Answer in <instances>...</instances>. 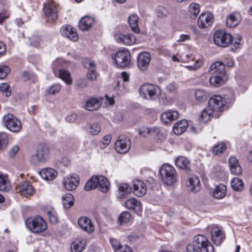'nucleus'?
Listing matches in <instances>:
<instances>
[{"label": "nucleus", "instance_id": "f257e3e1", "mask_svg": "<svg viewBox=\"0 0 252 252\" xmlns=\"http://www.w3.org/2000/svg\"><path fill=\"white\" fill-rule=\"evenodd\" d=\"M214 247L207 238L202 235L194 237L192 244L188 245L186 252H214Z\"/></svg>", "mask_w": 252, "mask_h": 252}, {"label": "nucleus", "instance_id": "f03ea898", "mask_svg": "<svg viewBox=\"0 0 252 252\" xmlns=\"http://www.w3.org/2000/svg\"><path fill=\"white\" fill-rule=\"evenodd\" d=\"M99 188V189L103 192H106L109 189V182L103 176H93L86 184L84 189L89 191Z\"/></svg>", "mask_w": 252, "mask_h": 252}, {"label": "nucleus", "instance_id": "7ed1b4c3", "mask_svg": "<svg viewBox=\"0 0 252 252\" xmlns=\"http://www.w3.org/2000/svg\"><path fill=\"white\" fill-rule=\"evenodd\" d=\"M160 174L162 181L167 186H171L177 181L176 170L168 164H164L160 167Z\"/></svg>", "mask_w": 252, "mask_h": 252}, {"label": "nucleus", "instance_id": "20e7f679", "mask_svg": "<svg viewBox=\"0 0 252 252\" xmlns=\"http://www.w3.org/2000/svg\"><path fill=\"white\" fill-rule=\"evenodd\" d=\"M27 227L32 232L38 233L44 231L47 228L45 220L40 216L30 218L25 221Z\"/></svg>", "mask_w": 252, "mask_h": 252}, {"label": "nucleus", "instance_id": "39448f33", "mask_svg": "<svg viewBox=\"0 0 252 252\" xmlns=\"http://www.w3.org/2000/svg\"><path fill=\"white\" fill-rule=\"evenodd\" d=\"M139 93L142 97L149 100H154L160 94L159 88L152 84H144L139 89Z\"/></svg>", "mask_w": 252, "mask_h": 252}, {"label": "nucleus", "instance_id": "423d86ee", "mask_svg": "<svg viewBox=\"0 0 252 252\" xmlns=\"http://www.w3.org/2000/svg\"><path fill=\"white\" fill-rule=\"evenodd\" d=\"M116 65L119 68L127 66L130 62V55L129 51L126 49L120 50L111 55Z\"/></svg>", "mask_w": 252, "mask_h": 252}, {"label": "nucleus", "instance_id": "0eeeda50", "mask_svg": "<svg viewBox=\"0 0 252 252\" xmlns=\"http://www.w3.org/2000/svg\"><path fill=\"white\" fill-rule=\"evenodd\" d=\"M214 41L218 46L226 47L232 42V36L224 31L219 30L214 35Z\"/></svg>", "mask_w": 252, "mask_h": 252}, {"label": "nucleus", "instance_id": "6e6552de", "mask_svg": "<svg viewBox=\"0 0 252 252\" xmlns=\"http://www.w3.org/2000/svg\"><path fill=\"white\" fill-rule=\"evenodd\" d=\"M3 120L6 127L14 132H19L22 128V124L14 115L7 114L3 117Z\"/></svg>", "mask_w": 252, "mask_h": 252}, {"label": "nucleus", "instance_id": "1a4fd4ad", "mask_svg": "<svg viewBox=\"0 0 252 252\" xmlns=\"http://www.w3.org/2000/svg\"><path fill=\"white\" fill-rule=\"evenodd\" d=\"M209 108L214 112H221L226 108V102L220 95H214L208 101Z\"/></svg>", "mask_w": 252, "mask_h": 252}, {"label": "nucleus", "instance_id": "9d476101", "mask_svg": "<svg viewBox=\"0 0 252 252\" xmlns=\"http://www.w3.org/2000/svg\"><path fill=\"white\" fill-rule=\"evenodd\" d=\"M131 142L129 139L124 137H119L115 142L116 151L119 153H126L130 149Z\"/></svg>", "mask_w": 252, "mask_h": 252}, {"label": "nucleus", "instance_id": "9b49d317", "mask_svg": "<svg viewBox=\"0 0 252 252\" xmlns=\"http://www.w3.org/2000/svg\"><path fill=\"white\" fill-rule=\"evenodd\" d=\"M16 189L21 195L26 198L32 196L34 193L32 184L29 181H25L21 183L16 187Z\"/></svg>", "mask_w": 252, "mask_h": 252}, {"label": "nucleus", "instance_id": "f8f14e48", "mask_svg": "<svg viewBox=\"0 0 252 252\" xmlns=\"http://www.w3.org/2000/svg\"><path fill=\"white\" fill-rule=\"evenodd\" d=\"M79 184V178L76 175H70L63 179V185L68 190H73L76 189Z\"/></svg>", "mask_w": 252, "mask_h": 252}, {"label": "nucleus", "instance_id": "ddd939ff", "mask_svg": "<svg viewBox=\"0 0 252 252\" xmlns=\"http://www.w3.org/2000/svg\"><path fill=\"white\" fill-rule=\"evenodd\" d=\"M211 235L213 241L216 245L220 246L225 239V234L221 228L217 225L212 226Z\"/></svg>", "mask_w": 252, "mask_h": 252}, {"label": "nucleus", "instance_id": "4468645a", "mask_svg": "<svg viewBox=\"0 0 252 252\" xmlns=\"http://www.w3.org/2000/svg\"><path fill=\"white\" fill-rule=\"evenodd\" d=\"M44 12L48 21H54L58 18V11L53 3H47L44 7Z\"/></svg>", "mask_w": 252, "mask_h": 252}, {"label": "nucleus", "instance_id": "2eb2a0df", "mask_svg": "<svg viewBox=\"0 0 252 252\" xmlns=\"http://www.w3.org/2000/svg\"><path fill=\"white\" fill-rule=\"evenodd\" d=\"M151 59V55L148 52L141 53L137 58V65L142 71L146 70L149 65Z\"/></svg>", "mask_w": 252, "mask_h": 252}, {"label": "nucleus", "instance_id": "dca6fc26", "mask_svg": "<svg viewBox=\"0 0 252 252\" xmlns=\"http://www.w3.org/2000/svg\"><path fill=\"white\" fill-rule=\"evenodd\" d=\"M61 32L62 35L66 37L70 40L76 41L78 39V35L76 30L70 25L63 26L61 30Z\"/></svg>", "mask_w": 252, "mask_h": 252}, {"label": "nucleus", "instance_id": "f3484780", "mask_svg": "<svg viewBox=\"0 0 252 252\" xmlns=\"http://www.w3.org/2000/svg\"><path fill=\"white\" fill-rule=\"evenodd\" d=\"M209 72L212 75L226 76L225 70V64L221 62H217L209 67Z\"/></svg>", "mask_w": 252, "mask_h": 252}, {"label": "nucleus", "instance_id": "a211bd4d", "mask_svg": "<svg viewBox=\"0 0 252 252\" xmlns=\"http://www.w3.org/2000/svg\"><path fill=\"white\" fill-rule=\"evenodd\" d=\"M78 223L79 227L88 233L94 232V227L91 220L86 217L79 218Z\"/></svg>", "mask_w": 252, "mask_h": 252}, {"label": "nucleus", "instance_id": "6ab92c4d", "mask_svg": "<svg viewBox=\"0 0 252 252\" xmlns=\"http://www.w3.org/2000/svg\"><path fill=\"white\" fill-rule=\"evenodd\" d=\"M187 185L188 190L192 192L196 193L200 189V180L195 175H192L188 178Z\"/></svg>", "mask_w": 252, "mask_h": 252}, {"label": "nucleus", "instance_id": "aec40b11", "mask_svg": "<svg viewBox=\"0 0 252 252\" xmlns=\"http://www.w3.org/2000/svg\"><path fill=\"white\" fill-rule=\"evenodd\" d=\"M133 193L139 197L143 196L147 192L145 184L140 180H135L133 182Z\"/></svg>", "mask_w": 252, "mask_h": 252}, {"label": "nucleus", "instance_id": "412c9836", "mask_svg": "<svg viewBox=\"0 0 252 252\" xmlns=\"http://www.w3.org/2000/svg\"><path fill=\"white\" fill-rule=\"evenodd\" d=\"M213 15L206 13L201 14L197 20V24L200 28H205L209 27L212 23Z\"/></svg>", "mask_w": 252, "mask_h": 252}, {"label": "nucleus", "instance_id": "4be33fe9", "mask_svg": "<svg viewBox=\"0 0 252 252\" xmlns=\"http://www.w3.org/2000/svg\"><path fill=\"white\" fill-rule=\"evenodd\" d=\"M230 169L231 173L236 175H240L242 173V168L238 159L234 157H231L228 160Z\"/></svg>", "mask_w": 252, "mask_h": 252}, {"label": "nucleus", "instance_id": "5701e85b", "mask_svg": "<svg viewBox=\"0 0 252 252\" xmlns=\"http://www.w3.org/2000/svg\"><path fill=\"white\" fill-rule=\"evenodd\" d=\"M116 38L118 42L123 43L126 45H131L135 42V37L130 34H117L116 35Z\"/></svg>", "mask_w": 252, "mask_h": 252}, {"label": "nucleus", "instance_id": "b1692460", "mask_svg": "<svg viewBox=\"0 0 252 252\" xmlns=\"http://www.w3.org/2000/svg\"><path fill=\"white\" fill-rule=\"evenodd\" d=\"M50 153L49 146L46 143H40L37 148L36 153L44 161L48 158Z\"/></svg>", "mask_w": 252, "mask_h": 252}, {"label": "nucleus", "instance_id": "393cba45", "mask_svg": "<svg viewBox=\"0 0 252 252\" xmlns=\"http://www.w3.org/2000/svg\"><path fill=\"white\" fill-rule=\"evenodd\" d=\"M126 207L128 209L133 210L138 215L141 212L142 208L141 203L135 198H132L127 199L125 203Z\"/></svg>", "mask_w": 252, "mask_h": 252}, {"label": "nucleus", "instance_id": "a878e982", "mask_svg": "<svg viewBox=\"0 0 252 252\" xmlns=\"http://www.w3.org/2000/svg\"><path fill=\"white\" fill-rule=\"evenodd\" d=\"M188 122L186 120L178 121L173 126V131L176 135L184 133L188 126Z\"/></svg>", "mask_w": 252, "mask_h": 252}, {"label": "nucleus", "instance_id": "bb28decb", "mask_svg": "<svg viewBox=\"0 0 252 252\" xmlns=\"http://www.w3.org/2000/svg\"><path fill=\"white\" fill-rule=\"evenodd\" d=\"M100 105V100L95 97H90L86 101L84 107L89 111H95Z\"/></svg>", "mask_w": 252, "mask_h": 252}, {"label": "nucleus", "instance_id": "cd10ccee", "mask_svg": "<svg viewBox=\"0 0 252 252\" xmlns=\"http://www.w3.org/2000/svg\"><path fill=\"white\" fill-rule=\"evenodd\" d=\"M39 174L41 177L46 181L54 179L57 175V172L51 168H45L40 171Z\"/></svg>", "mask_w": 252, "mask_h": 252}, {"label": "nucleus", "instance_id": "c85d7f7f", "mask_svg": "<svg viewBox=\"0 0 252 252\" xmlns=\"http://www.w3.org/2000/svg\"><path fill=\"white\" fill-rule=\"evenodd\" d=\"M178 117L179 113L177 111H167L163 112L161 115V120L165 124H168L177 119Z\"/></svg>", "mask_w": 252, "mask_h": 252}, {"label": "nucleus", "instance_id": "c756f323", "mask_svg": "<svg viewBox=\"0 0 252 252\" xmlns=\"http://www.w3.org/2000/svg\"><path fill=\"white\" fill-rule=\"evenodd\" d=\"M241 20L240 15L234 13L230 14L226 19V24L228 27L232 28L237 26Z\"/></svg>", "mask_w": 252, "mask_h": 252}, {"label": "nucleus", "instance_id": "7c9ffc66", "mask_svg": "<svg viewBox=\"0 0 252 252\" xmlns=\"http://www.w3.org/2000/svg\"><path fill=\"white\" fill-rule=\"evenodd\" d=\"M226 79V76L212 75L210 78L209 81L211 86L219 87L223 85Z\"/></svg>", "mask_w": 252, "mask_h": 252}, {"label": "nucleus", "instance_id": "2f4dec72", "mask_svg": "<svg viewBox=\"0 0 252 252\" xmlns=\"http://www.w3.org/2000/svg\"><path fill=\"white\" fill-rule=\"evenodd\" d=\"M94 23V20L90 17L85 16L83 17L79 23V27L82 31H87L90 29Z\"/></svg>", "mask_w": 252, "mask_h": 252}, {"label": "nucleus", "instance_id": "473e14b6", "mask_svg": "<svg viewBox=\"0 0 252 252\" xmlns=\"http://www.w3.org/2000/svg\"><path fill=\"white\" fill-rule=\"evenodd\" d=\"M226 191V187L223 184H220L213 190V195L217 199H222L225 196Z\"/></svg>", "mask_w": 252, "mask_h": 252}, {"label": "nucleus", "instance_id": "72a5a7b5", "mask_svg": "<svg viewBox=\"0 0 252 252\" xmlns=\"http://www.w3.org/2000/svg\"><path fill=\"white\" fill-rule=\"evenodd\" d=\"M128 21L131 30L135 33H138L140 32L138 24V16L137 15L132 14L129 17Z\"/></svg>", "mask_w": 252, "mask_h": 252}, {"label": "nucleus", "instance_id": "f704fd0d", "mask_svg": "<svg viewBox=\"0 0 252 252\" xmlns=\"http://www.w3.org/2000/svg\"><path fill=\"white\" fill-rule=\"evenodd\" d=\"M231 186L233 189L236 191L241 192L244 189V184L243 180L237 177L232 179Z\"/></svg>", "mask_w": 252, "mask_h": 252}, {"label": "nucleus", "instance_id": "c9c22d12", "mask_svg": "<svg viewBox=\"0 0 252 252\" xmlns=\"http://www.w3.org/2000/svg\"><path fill=\"white\" fill-rule=\"evenodd\" d=\"M176 165L184 170H189L190 162L189 159L184 157H178L175 160Z\"/></svg>", "mask_w": 252, "mask_h": 252}, {"label": "nucleus", "instance_id": "e433bc0d", "mask_svg": "<svg viewBox=\"0 0 252 252\" xmlns=\"http://www.w3.org/2000/svg\"><path fill=\"white\" fill-rule=\"evenodd\" d=\"M101 131L100 124L98 123L89 124L87 127L88 132L91 135H96Z\"/></svg>", "mask_w": 252, "mask_h": 252}, {"label": "nucleus", "instance_id": "4c0bfd02", "mask_svg": "<svg viewBox=\"0 0 252 252\" xmlns=\"http://www.w3.org/2000/svg\"><path fill=\"white\" fill-rule=\"evenodd\" d=\"M85 241L84 240H78L74 241L71 246L72 252H81L85 248Z\"/></svg>", "mask_w": 252, "mask_h": 252}, {"label": "nucleus", "instance_id": "58836bf2", "mask_svg": "<svg viewBox=\"0 0 252 252\" xmlns=\"http://www.w3.org/2000/svg\"><path fill=\"white\" fill-rule=\"evenodd\" d=\"M62 202L65 209L70 208L74 204V197L70 193L65 194L62 198Z\"/></svg>", "mask_w": 252, "mask_h": 252}, {"label": "nucleus", "instance_id": "ea45409f", "mask_svg": "<svg viewBox=\"0 0 252 252\" xmlns=\"http://www.w3.org/2000/svg\"><path fill=\"white\" fill-rule=\"evenodd\" d=\"M10 188V183L6 175H3L0 178V191H8Z\"/></svg>", "mask_w": 252, "mask_h": 252}, {"label": "nucleus", "instance_id": "a19ab883", "mask_svg": "<svg viewBox=\"0 0 252 252\" xmlns=\"http://www.w3.org/2000/svg\"><path fill=\"white\" fill-rule=\"evenodd\" d=\"M119 192L120 194V197L124 198L126 194L131 193L132 189L127 184L122 183L118 186Z\"/></svg>", "mask_w": 252, "mask_h": 252}, {"label": "nucleus", "instance_id": "79ce46f5", "mask_svg": "<svg viewBox=\"0 0 252 252\" xmlns=\"http://www.w3.org/2000/svg\"><path fill=\"white\" fill-rule=\"evenodd\" d=\"M151 135L158 139L162 140L165 138L164 130L159 127H152Z\"/></svg>", "mask_w": 252, "mask_h": 252}, {"label": "nucleus", "instance_id": "37998d69", "mask_svg": "<svg viewBox=\"0 0 252 252\" xmlns=\"http://www.w3.org/2000/svg\"><path fill=\"white\" fill-rule=\"evenodd\" d=\"M59 75V77L67 84H71L72 80L71 75L68 71L65 69L60 70Z\"/></svg>", "mask_w": 252, "mask_h": 252}, {"label": "nucleus", "instance_id": "c03bdc74", "mask_svg": "<svg viewBox=\"0 0 252 252\" xmlns=\"http://www.w3.org/2000/svg\"><path fill=\"white\" fill-rule=\"evenodd\" d=\"M189 11L190 13V16L191 18H195L200 11L199 5L197 3H191L189 7Z\"/></svg>", "mask_w": 252, "mask_h": 252}, {"label": "nucleus", "instance_id": "a18cd8bd", "mask_svg": "<svg viewBox=\"0 0 252 252\" xmlns=\"http://www.w3.org/2000/svg\"><path fill=\"white\" fill-rule=\"evenodd\" d=\"M29 41L31 46L38 48L40 46L41 40L40 37L38 35H32L29 37Z\"/></svg>", "mask_w": 252, "mask_h": 252}, {"label": "nucleus", "instance_id": "49530a36", "mask_svg": "<svg viewBox=\"0 0 252 252\" xmlns=\"http://www.w3.org/2000/svg\"><path fill=\"white\" fill-rule=\"evenodd\" d=\"M226 149V145L224 143H221L214 146L212 153L214 155H218L223 153Z\"/></svg>", "mask_w": 252, "mask_h": 252}, {"label": "nucleus", "instance_id": "de8ad7c7", "mask_svg": "<svg viewBox=\"0 0 252 252\" xmlns=\"http://www.w3.org/2000/svg\"><path fill=\"white\" fill-rule=\"evenodd\" d=\"M131 215L128 212H124L120 215L118 220L119 224L123 225L128 222L130 219Z\"/></svg>", "mask_w": 252, "mask_h": 252}, {"label": "nucleus", "instance_id": "09e8293b", "mask_svg": "<svg viewBox=\"0 0 252 252\" xmlns=\"http://www.w3.org/2000/svg\"><path fill=\"white\" fill-rule=\"evenodd\" d=\"M61 89V86L59 84H55L48 88L46 92L47 94L55 95L58 93Z\"/></svg>", "mask_w": 252, "mask_h": 252}, {"label": "nucleus", "instance_id": "8fccbe9b", "mask_svg": "<svg viewBox=\"0 0 252 252\" xmlns=\"http://www.w3.org/2000/svg\"><path fill=\"white\" fill-rule=\"evenodd\" d=\"M8 143V136L6 133H0V150L4 149Z\"/></svg>", "mask_w": 252, "mask_h": 252}, {"label": "nucleus", "instance_id": "3c124183", "mask_svg": "<svg viewBox=\"0 0 252 252\" xmlns=\"http://www.w3.org/2000/svg\"><path fill=\"white\" fill-rule=\"evenodd\" d=\"M213 112L214 111H211L209 107L208 109H204L200 115V118L202 120L206 121L210 119V117L213 115Z\"/></svg>", "mask_w": 252, "mask_h": 252}, {"label": "nucleus", "instance_id": "603ef678", "mask_svg": "<svg viewBox=\"0 0 252 252\" xmlns=\"http://www.w3.org/2000/svg\"><path fill=\"white\" fill-rule=\"evenodd\" d=\"M0 91L3 95L8 97L11 95V91L9 90V86L5 83H1L0 85Z\"/></svg>", "mask_w": 252, "mask_h": 252}, {"label": "nucleus", "instance_id": "864d4df0", "mask_svg": "<svg viewBox=\"0 0 252 252\" xmlns=\"http://www.w3.org/2000/svg\"><path fill=\"white\" fill-rule=\"evenodd\" d=\"M47 214L51 223L53 224L58 223V219L57 213L54 210L52 209L51 210L47 211Z\"/></svg>", "mask_w": 252, "mask_h": 252}, {"label": "nucleus", "instance_id": "5fc2aeb1", "mask_svg": "<svg viewBox=\"0 0 252 252\" xmlns=\"http://www.w3.org/2000/svg\"><path fill=\"white\" fill-rule=\"evenodd\" d=\"M196 99L200 101H203L207 99L206 93L202 90H197L195 93Z\"/></svg>", "mask_w": 252, "mask_h": 252}, {"label": "nucleus", "instance_id": "6e6d98bb", "mask_svg": "<svg viewBox=\"0 0 252 252\" xmlns=\"http://www.w3.org/2000/svg\"><path fill=\"white\" fill-rule=\"evenodd\" d=\"M10 71V69L7 66H0V79H4Z\"/></svg>", "mask_w": 252, "mask_h": 252}, {"label": "nucleus", "instance_id": "4d7b16f0", "mask_svg": "<svg viewBox=\"0 0 252 252\" xmlns=\"http://www.w3.org/2000/svg\"><path fill=\"white\" fill-rule=\"evenodd\" d=\"M83 65L85 67L88 68L89 70L95 69V64L93 60L86 59L83 61Z\"/></svg>", "mask_w": 252, "mask_h": 252}, {"label": "nucleus", "instance_id": "13d9d810", "mask_svg": "<svg viewBox=\"0 0 252 252\" xmlns=\"http://www.w3.org/2000/svg\"><path fill=\"white\" fill-rule=\"evenodd\" d=\"M110 243L113 249L115 251V252H116V250H119L123 246L120 242L115 238H110Z\"/></svg>", "mask_w": 252, "mask_h": 252}, {"label": "nucleus", "instance_id": "bf43d9fd", "mask_svg": "<svg viewBox=\"0 0 252 252\" xmlns=\"http://www.w3.org/2000/svg\"><path fill=\"white\" fill-rule=\"evenodd\" d=\"M30 160L31 163L33 165H37L40 162H45L39 156H38L37 153L31 156Z\"/></svg>", "mask_w": 252, "mask_h": 252}, {"label": "nucleus", "instance_id": "052dcab7", "mask_svg": "<svg viewBox=\"0 0 252 252\" xmlns=\"http://www.w3.org/2000/svg\"><path fill=\"white\" fill-rule=\"evenodd\" d=\"M168 12L167 9L164 7H159L157 11V15L159 17H164L167 15Z\"/></svg>", "mask_w": 252, "mask_h": 252}, {"label": "nucleus", "instance_id": "680f3d73", "mask_svg": "<svg viewBox=\"0 0 252 252\" xmlns=\"http://www.w3.org/2000/svg\"><path fill=\"white\" fill-rule=\"evenodd\" d=\"M96 77L97 74L95 69L89 70L87 73V78L89 80L94 81L96 80Z\"/></svg>", "mask_w": 252, "mask_h": 252}, {"label": "nucleus", "instance_id": "e2e57ef3", "mask_svg": "<svg viewBox=\"0 0 252 252\" xmlns=\"http://www.w3.org/2000/svg\"><path fill=\"white\" fill-rule=\"evenodd\" d=\"M152 128L143 127L139 129V133L140 135L144 137L147 136L148 135H151Z\"/></svg>", "mask_w": 252, "mask_h": 252}, {"label": "nucleus", "instance_id": "0e129e2a", "mask_svg": "<svg viewBox=\"0 0 252 252\" xmlns=\"http://www.w3.org/2000/svg\"><path fill=\"white\" fill-rule=\"evenodd\" d=\"M111 140V136L110 135H106L103 138V140L100 146L102 149L105 148L110 143Z\"/></svg>", "mask_w": 252, "mask_h": 252}, {"label": "nucleus", "instance_id": "69168bd1", "mask_svg": "<svg viewBox=\"0 0 252 252\" xmlns=\"http://www.w3.org/2000/svg\"><path fill=\"white\" fill-rule=\"evenodd\" d=\"M77 85L79 88H84L88 86V82L85 79H80L77 81Z\"/></svg>", "mask_w": 252, "mask_h": 252}, {"label": "nucleus", "instance_id": "338daca9", "mask_svg": "<svg viewBox=\"0 0 252 252\" xmlns=\"http://www.w3.org/2000/svg\"><path fill=\"white\" fill-rule=\"evenodd\" d=\"M76 119L77 115L73 113L66 117V121L69 123H73L75 121Z\"/></svg>", "mask_w": 252, "mask_h": 252}, {"label": "nucleus", "instance_id": "774afa93", "mask_svg": "<svg viewBox=\"0 0 252 252\" xmlns=\"http://www.w3.org/2000/svg\"><path fill=\"white\" fill-rule=\"evenodd\" d=\"M19 148L17 146H13L9 151V155L11 157L14 156L18 152Z\"/></svg>", "mask_w": 252, "mask_h": 252}]
</instances>
